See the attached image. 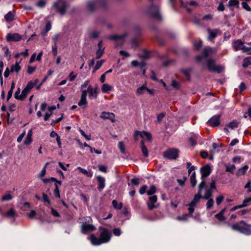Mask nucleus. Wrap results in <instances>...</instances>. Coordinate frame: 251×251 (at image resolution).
I'll use <instances>...</instances> for the list:
<instances>
[{"instance_id": "18", "label": "nucleus", "mask_w": 251, "mask_h": 251, "mask_svg": "<svg viewBox=\"0 0 251 251\" xmlns=\"http://www.w3.org/2000/svg\"><path fill=\"white\" fill-rule=\"evenodd\" d=\"M220 115H215L208 121V124L212 126H218L220 124Z\"/></svg>"}, {"instance_id": "11", "label": "nucleus", "mask_w": 251, "mask_h": 251, "mask_svg": "<svg viewBox=\"0 0 251 251\" xmlns=\"http://www.w3.org/2000/svg\"><path fill=\"white\" fill-rule=\"evenodd\" d=\"M216 52V49L211 48L209 47H206L203 50L202 55L198 56L196 57V59L198 61H200L201 60V59L202 57L206 58L207 57H208L209 56H210L213 53H215Z\"/></svg>"}, {"instance_id": "24", "label": "nucleus", "mask_w": 251, "mask_h": 251, "mask_svg": "<svg viewBox=\"0 0 251 251\" xmlns=\"http://www.w3.org/2000/svg\"><path fill=\"white\" fill-rule=\"evenodd\" d=\"M141 148L144 156L146 157H148L149 156V151L148 149L145 145V141L144 140H142L141 142Z\"/></svg>"}, {"instance_id": "28", "label": "nucleus", "mask_w": 251, "mask_h": 251, "mask_svg": "<svg viewBox=\"0 0 251 251\" xmlns=\"http://www.w3.org/2000/svg\"><path fill=\"white\" fill-rule=\"evenodd\" d=\"M147 90L146 84L143 85L142 86L137 88L136 90V94L137 95H142L145 93Z\"/></svg>"}, {"instance_id": "59", "label": "nucleus", "mask_w": 251, "mask_h": 251, "mask_svg": "<svg viewBox=\"0 0 251 251\" xmlns=\"http://www.w3.org/2000/svg\"><path fill=\"white\" fill-rule=\"evenodd\" d=\"M54 195L55 197L60 198L59 190L57 184H55V188L54 189Z\"/></svg>"}, {"instance_id": "22", "label": "nucleus", "mask_w": 251, "mask_h": 251, "mask_svg": "<svg viewBox=\"0 0 251 251\" xmlns=\"http://www.w3.org/2000/svg\"><path fill=\"white\" fill-rule=\"evenodd\" d=\"M207 31L209 34V36L208 37V39L209 40H213L217 36L218 34H221L220 31L217 29L214 30L208 29Z\"/></svg>"}, {"instance_id": "43", "label": "nucleus", "mask_w": 251, "mask_h": 251, "mask_svg": "<svg viewBox=\"0 0 251 251\" xmlns=\"http://www.w3.org/2000/svg\"><path fill=\"white\" fill-rule=\"evenodd\" d=\"M243 8L247 11H251V8L246 1H243L241 3Z\"/></svg>"}, {"instance_id": "55", "label": "nucleus", "mask_w": 251, "mask_h": 251, "mask_svg": "<svg viewBox=\"0 0 251 251\" xmlns=\"http://www.w3.org/2000/svg\"><path fill=\"white\" fill-rule=\"evenodd\" d=\"M148 186L146 185L142 186L139 190V193L141 195L144 194L146 192H147V189Z\"/></svg>"}, {"instance_id": "20", "label": "nucleus", "mask_w": 251, "mask_h": 251, "mask_svg": "<svg viewBox=\"0 0 251 251\" xmlns=\"http://www.w3.org/2000/svg\"><path fill=\"white\" fill-rule=\"evenodd\" d=\"M6 40L7 41H18L21 40V37L18 33L10 34L6 35Z\"/></svg>"}, {"instance_id": "1", "label": "nucleus", "mask_w": 251, "mask_h": 251, "mask_svg": "<svg viewBox=\"0 0 251 251\" xmlns=\"http://www.w3.org/2000/svg\"><path fill=\"white\" fill-rule=\"evenodd\" d=\"M99 229L101 230L99 238L96 237L94 234L90 236V240L93 245L98 246L107 243L111 239V233L107 229L102 227H100Z\"/></svg>"}, {"instance_id": "41", "label": "nucleus", "mask_w": 251, "mask_h": 251, "mask_svg": "<svg viewBox=\"0 0 251 251\" xmlns=\"http://www.w3.org/2000/svg\"><path fill=\"white\" fill-rule=\"evenodd\" d=\"M205 178L201 179V181L199 185V191L198 193H200L201 194V190L205 187Z\"/></svg>"}, {"instance_id": "6", "label": "nucleus", "mask_w": 251, "mask_h": 251, "mask_svg": "<svg viewBox=\"0 0 251 251\" xmlns=\"http://www.w3.org/2000/svg\"><path fill=\"white\" fill-rule=\"evenodd\" d=\"M207 66L208 70L210 72H216L220 73L224 70V67L220 65H216L214 64V61L212 59H209L207 62Z\"/></svg>"}, {"instance_id": "2", "label": "nucleus", "mask_w": 251, "mask_h": 251, "mask_svg": "<svg viewBox=\"0 0 251 251\" xmlns=\"http://www.w3.org/2000/svg\"><path fill=\"white\" fill-rule=\"evenodd\" d=\"M233 230L237 231L247 235H251V225H247L244 221L236 223L231 225Z\"/></svg>"}, {"instance_id": "33", "label": "nucleus", "mask_w": 251, "mask_h": 251, "mask_svg": "<svg viewBox=\"0 0 251 251\" xmlns=\"http://www.w3.org/2000/svg\"><path fill=\"white\" fill-rule=\"evenodd\" d=\"M14 15L11 12L5 16V19L7 22H11L14 20Z\"/></svg>"}, {"instance_id": "54", "label": "nucleus", "mask_w": 251, "mask_h": 251, "mask_svg": "<svg viewBox=\"0 0 251 251\" xmlns=\"http://www.w3.org/2000/svg\"><path fill=\"white\" fill-rule=\"evenodd\" d=\"M46 173V166H44L38 175V177L42 178L44 176Z\"/></svg>"}, {"instance_id": "38", "label": "nucleus", "mask_w": 251, "mask_h": 251, "mask_svg": "<svg viewBox=\"0 0 251 251\" xmlns=\"http://www.w3.org/2000/svg\"><path fill=\"white\" fill-rule=\"evenodd\" d=\"M112 205L114 208L117 209H121L123 206L122 203H118L117 201L115 200L112 201Z\"/></svg>"}, {"instance_id": "49", "label": "nucleus", "mask_w": 251, "mask_h": 251, "mask_svg": "<svg viewBox=\"0 0 251 251\" xmlns=\"http://www.w3.org/2000/svg\"><path fill=\"white\" fill-rule=\"evenodd\" d=\"M224 196L220 195L216 198V202L217 205L220 204L224 200Z\"/></svg>"}, {"instance_id": "29", "label": "nucleus", "mask_w": 251, "mask_h": 251, "mask_svg": "<svg viewBox=\"0 0 251 251\" xmlns=\"http://www.w3.org/2000/svg\"><path fill=\"white\" fill-rule=\"evenodd\" d=\"M113 89V87L108 84H103L101 87V91L105 93H108Z\"/></svg>"}, {"instance_id": "23", "label": "nucleus", "mask_w": 251, "mask_h": 251, "mask_svg": "<svg viewBox=\"0 0 251 251\" xmlns=\"http://www.w3.org/2000/svg\"><path fill=\"white\" fill-rule=\"evenodd\" d=\"M97 177L99 183L98 189L99 190L103 189L105 186L104 178L100 176H98Z\"/></svg>"}, {"instance_id": "12", "label": "nucleus", "mask_w": 251, "mask_h": 251, "mask_svg": "<svg viewBox=\"0 0 251 251\" xmlns=\"http://www.w3.org/2000/svg\"><path fill=\"white\" fill-rule=\"evenodd\" d=\"M148 13L151 16L158 19H161V15L159 12V8L156 5H151L148 10Z\"/></svg>"}, {"instance_id": "16", "label": "nucleus", "mask_w": 251, "mask_h": 251, "mask_svg": "<svg viewBox=\"0 0 251 251\" xmlns=\"http://www.w3.org/2000/svg\"><path fill=\"white\" fill-rule=\"evenodd\" d=\"M105 48L102 41H100L98 44V49L96 52V58H100L104 52Z\"/></svg>"}, {"instance_id": "13", "label": "nucleus", "mask_w": 251, "mask_h": 251, "mask_svg": "<svg viewBox=\"0 0 251 251\" xmlns=\"http://www.w3.org/2000/svg\"><path fill=\"white\" fill-rule=\"evenodd\" d=\"M34 85L35 84L31 81L28 82L22 92L21 100H23L26 97L27 94L34 87Z\"/></svg>"}, {"instance_id": "64", "label": "nucleus", "mask_w": 251, "mask_h": 251, "mask_svg": "<svg viewBox=\"0 0 251 251\" xmlns=\"http://www.w3.org/2000/svg\"><path fill=\"white\" fill-rule=\"evenodd\" d=\"M99 169L100 172L106 173L107 172V167L104 165L99 166Z\"/></svg>"}, {"instance_id": "44", "label": "nucleus", "mask_w": 251, "mask_h": 251, "mask_svg": "<svg viewBox=\"0 0 251 251\" xmlns=\"http://www.w3.org/2000/svg\"><path fill=\"white\" fill-rule=\"evenodd\" d=\"M149 52L145 50H142V54L139 55V56L143 59H146L149 57Z\"/></svg>"}, {"instance_id": "26", "label": "nucleus", "mask_w": 251, "mask_h": 251, "mask_svg": "<svg viewBox=\"0 0 251 251\" xmlns=\"http://www.w3.org/2000/svg\"><path fill=\"white\" fill-rule=\"evenodd\" d=\"M21 69V66L19 65V62H16L15 64H13L10 69V72L14 73L15 72L16 73H18L19 72Z\"/></svg>"}, {"instance_id": "5", "label": "nucleus", "mask_w": 251, "mask_h": 251, "mask_svg": "<svg viewBox=\"0 0 251 251\" xmlns=\"http://www.w3.org/2000/svg\"><path fill=\"white\" fill-rule=\"evenodd\" d=\"M232 45L234 50L236 51L240 50H242L243 52H249L251 51V48H247L245 46L244 43L240 40L233 41Z\"/></svg>"}, {"instance_id": "25", "label": "nucleus", "mask_w": 251, "mask_h": 251, "mask_svg": "<svg viewBox=\"0 0 251 251\" xmlns=\"http://www.w3.org/2000/svg\"><path fill=\"white\" fill-rule=\"evenodd\" d=\"M77 169L87 177H91L93 176V173L91 171H87L80 167H77Z\"/></svg>"}, {"instance_id": "37", "label": "nucleus", "mask_w": 251, "mask_h": 251, "mask_svg": "<svg viewBox=\"0 0 251 251\" xmlns=\"http://www.w3.org/2000/svg\"><path fill=\"white\" fill-rule=\"evenodd\" d=\"M96 3L92 1H88L87 3V9L90 11H92L94 10V8L95 7V6L96 5Z\"/></svg>"}, {"instance_id": "53", "label": "nucleus", "mask_w": 251, "mask_h": 251, "mask_svg": "<svg viewBox=\"0 0 251 251\" xmlns=\"http://www.w3.org/2000/svg\"><path fill=\"white\" fill-rule=\"evenodd\" d=\"M197 138V136L196 135H194L193 136L190 138L189 141L192 145L194 146L196 145Z\"/></svg>"}, {"instance_id": "46", "label": "nucleus", "mask_w": 251, "mask_h": 251, "mask_svg": "<svg viewBox=\"0 0 251 251\" xmlns=\"http://www.w3.org/2000/svg\"><path fill=\"white\" fill-rule=\"evenodd\" d=\"M20 93H21L20 88H18L14 94V97L16 99L21 100V94H20Z\"/></svg>"}, {"instance_id": "48", "label": "nucleus", "mask_w": 251, "mask_h": 251, "mask_svg": "<svg viewBox=\"0 0 251 251\" xmlns=\"http://www.w3.org/2000/svg\"><path fill=\"white\" fill-rule=\"evenodd\" d=\"M213 204H214V201L213 199H208V201L206 204L207 209L211 208L213 206Z\"/></svg>"}, {"instance_id": "3", "label": "nucleus", "mask_w": 251, "mask_h": 251, "mask_svg": "<svg viewBox=\"0 0 251 251\" xmlns=\"http://www.w3.org/2000/svg\"><path fill=\"white\" fill-rule=\"evenodd\" d=\"M139 136L142 138L144 141L145 139L149 141H151L152 139L151 134L150 132L145 131H135L134 134V138L135 141L138 140Z\"/></svg>"}, {"instance_id": "63", "label": "nucleus", "mask_w": 251, "mask_h": 251, "mask_svg": "<svg viewBox=\"0 0 251 251\" xmlns=\"http://www.w3.org/2000/svg\"><path fill=\"white\" fill-rule=\"evenodd\" d=\"M113 233L116 236H119L121 234V231L119 228H115L113 229Z\"/></svg>"}, {"instance_id": "35", "label": "nucleus", "mask_w": 251, "mask_h": 251, "mask_svg": "<svg viewBox=\"0 0 251 251\" xmlns=\"http://www.w3.org/2000/svg\"><path fill=\"white\" fill-rule=\"evenodd\" d=\"M156 191V187L154 185H151L150 189L147 191V193L149 196L152 195L154 194Z\"/></svg>"}, {"instance_id": "32", "label": "nucleus", "mask_w": 251, "mask_h": 251, "mask_svg": "<svg viewBox=\"0 0 251 251\" xmlns=\"http://www.w3.org/2000/svg\"><path fill=\"white\" fill-rule=\"evenodd\" d=\"M213 190L208 188L206 190L205 194L203 196H201V198L205 200H208L212 197Z\"/></svg>"}, {"instance_id": "15", "label": "nucleus", "mask_w": 251, "mask_h": 251, "mask_svg": "<svg viewBox=\"0 0 251 251\" xmlns=\"http://www.w3.org/2000/svg\"><path fill=\"white\" fill-rule=\"evenodd\" d=\"M157 200V197L155 195L149 197V200L147 202V204L149 210H152L153 209L157 207V205H155Z\"/></svg>"}, {"instance_id": "57", "label": "nucleus", "mask_w": 251, "mask_h": 251, "mask_svg": "<svg viewBox=\"0 0 251 251\" xmlns=\"http://www.w3.org/2000/svg\"><path fill=\"white\" fill-rule=\"evenodd\" d=\"M32 142V138L29 136H26L24 143L26 145H29Z\"/></svg>"}, {"instance_id": "14", "label": "nucleus", "mask_w": 251, "mask_h": 251, "mask_svg": "<svg viewBox=\"0 0 251 251\" xmlns=\"http://www.w3.org/2000/svg\"><path fill=\"white\" fill-rule=\"evenodd\" d=\"M86 97V90H82L78 105L83 109L85 108L88 104Z\"/></svg>"}, {"instance_id": "10", "label": "nucleus", "mask_w": 251, "mask_h": 251, "mask_svg": "<svg viewBox=\"0 0 251 251\" xmlns=\"http://www.w3.org/2000/svg\"><path fill=\"white\" fill-rule=\"evenodd\" d=\"M86 90V96L88 94L89 98L90 99H96L98 97V87H93L92 85H89Z\"/></svg>"}, {"instance_id": "52", "label": "nucleus", "mask_w": 251, "mask_h": 251, "mask_svg": "<svg viewBox=\"0 0 251 251\" xmlns=\"http://www.w3.org/2000/svg\"><path fill=\"white\" fill-rule=\"evenodd\" d=\"M36 69V67H32L31 66H28L27 67V72L28 74L29 75L32 74Z\"/></svg>"}, {"instance_id": "39", "label": "nucleus", "mask_w": 251, "mask_h": 251, "mask_svg": "<svg viewBox=\"0 0 251 251\" xmlns=\"http://www.w3.org/2000/svg\"><path fill=\"white\" fill-rule=\"evenodd\" d=\"M12 198V195L9 193H7L2 196L1 200L2 201H10Z\"/></svg>"}, {"instance_id": "50", "label": "nucleus", "mask_w": 251, "mask_h": 251, "mask_svg": "<svg viewBox=\"0 0 251 251\" xmlns=\"http://www.w3.org/2000/svg\"><path fill=\"white\" fill-rule=\"evenodd\" d=\"M118 148H119V150H120V151L122 153H123V154L125 153V148H124V144H123V142L121 141L118 143Z\"/></svg>"}, {"instance_id": "42", "label": "nucleus", "mask_w": 251, "mask_h": 251, "mask_svg": "<svg viewBox=\"0 0 251 251\" xmlns=\"http://www.w3.org/2000/svg\"><path fill=\"white\" fill-rule=\"evenodd\" d=\"M239 2L238 0H230L228 1V6H239Z\"/></svg>"}, {"instance_id": "62", "label": "nucleus", "mask_w": 251, "mask_h": 251, "mask_svg": "<svg viewBox=\"0 0 251 251\" xmlns=\"http://www.w3.org/2000/svg\"><path fill=\"white\" fill-rule=\"evenodd\" d=\"M46 4V2L45 1L43 0H39L37 3V5L39 7H43L45 6Z\"/></svg>"}, {"instance_id": "9", "label": "nucleus", "mask_w": 251, "mask_h": 251, "mask_svg": "<svg viewBox=\"0 0 251 251\" xmlns=\"http://www.w3.org/2000/svg\"><path fill=\"white\" fill-rule=\"evenodd\" d=\"M201 193H198L197 194L194 196V197L191 202L189 204L188 210L189 213L192 214L194 211V208L196 205L199 202L200 199L201 198Z\"/></svg>"}, {"instance_id": "27", "label": "nucleus", "mask_w": 251, "mask_h": 251, "mask_svg": "<svg viewBox=\"0 0 251 251\" xmlns=\"http://www.w3.org/2000/svg\"><path fill=\"white\" fill-rule=\"evenodd\" d=\"M225 166L226 167V172H229L232 174H233L236 168L234 164H225Z\"/></svg>"}, {"instance_id": "51", "label": "nucleus", "mask_w": 251, "mask_h": 251, "mask_svg": "<svg viewBox=\"0 0 251 251\" xmlns=\"http://www.w3.org/2000/svg\"><path fill=\"white\" fill-rule=\"evenodd\" d=\"M16 213L15 211L12 209H10L7 213H6V216L8 217H12L15 216Z\"/></svg>"}, {"instance_id": "47", "label": "nucleus", "mask_w": 251, "mask_h": 251, "mask_svg": "<svg viewBox=\"0 0 251 251\" xmlns=\"http://www.w3.org/2000/svg\"><path fill=\"white\" fill-rule=\"evenodd\" d=\"M104 62L105 60L104 59H101L98 61L95 65V70L99 69Z\"/></svg>"}, {"instance_id": "30", "label": "nucleus", "mask_w": 251, "mask_h": 251, "mask_svg": "<svg viewBox=\"0 0 251 251\" xmlns=\"http://www.w3.org/2000/svg\"><path fill=\"white\" fill-rule=\"evenodd\" d=\"M248 168L249 166L248 165H245L244 167L239 169L237 172L236 175L237 176H240L245 175Z\"/></svg>"}, {"instance_id": "40", "label": "nucleus", "mask_w": 251, "mask_h": 251, "mask_svg": "<svg viewBox=\"0 0 251 251\" xmlns=\"http://www.w3.org/2000/svg\"><path fill=\"white\" fill-rule=\"evenodd\" d=\"M194 46L195 49L199 50L202 46V41L201 40H198L195 41Z\"/></svg>"}, {"instance_id": "60", "label": "nucleus", "mask_w": 251, "mask_h": 251, "mask_svg": "<svg viewBox=\"0 0 251 251\" xmlns=\"http://www.w3.org/2000/svg\"><path fill=\"white\" fill-rule=\"evenodd\" d=\"M131 183L134 185L137 186L139 184V180L138 178H134L131 180Z\"/></svg>"}, {"instance_id": "61", "label": "nucleus", "mask_w": 251, "mask_h": 251, "mask_svg": "<svg viewBox=\"0 0 251 251\" xmlns=\"http://www.w3.org/2000/svg\"><path fill=\"white\" fill-rule=\"evenodd\" d=\"M51 213L53 216L55 217H60V214H59V213L52 208H51Z\"/></svg>"}, {"instance_id": "8", "label": "nucleus", "mask_w": 251, "mask_h": 251, "mask_svg": "<svg viewBox=\"0 0 251 251\" xmlns=\"http://www.w3.org/2000/svg\"><path fill=\"white\" fill-rule=\"evenodd\" d=\"M178 151L176 149H170L163 153V156L169 159H176L178 156Z\"/></svg>"}, {"instance_id": "17", "label": "nucleus", "mask_w": 251, "mask_h": 251, "mask_svg": "<svg viewBox=\"0 0 251 251\" xmlns=\"http://www.w3.org/2000/svg\"><path fill=\"white\" fill-rule=\"evenodd\" d=\"M201 179L205 178L211 173V168L209 165H206L201 169Z\"/></svg>"}, {"instance_id": "21", "label": "nucleus", "mask_w": 251, "mask_h": 251, "mask_svg": "<svg viewBox=\"0 0 251 251\" xmlns=\"http://www.w3.org/2000/svg\"><path fill=\"white\" fill-rule=\"evenodd\" d=\"M100 117L103 119H109L112 122H114L115 121L114 119L115 115L113 113L103 112L101 113Z\"/></svg>"}, {"instance_id": "31", "label": "nucleus", "mask_w": 251, "mask_h": 251, "mask_svg": "<svg viewBox=\"0 0 251 251\" xmlns=\"http://www.w3.org/2000/svg\"><path fill=\"white\" fill-rule=\"evenodd\" d=\"M190 180L192 186L193 187L196 186L197 181L196 178V173L195 172H193L192 175H191L190 177Z\"/></svg>"}, {"instance_id": "58", "label": "nucleus", "mask_w": 251, "mask_h": 251, "mask_svg": "<svg viewBox=\"0 0 251 251\" xmlns=\"http://www.w3.org/2000/svg\"><path fill=\"white\" fill-rule=\"evenodd\" d=\"M190 71L191 70L189 69H185L182 71V73L187 77L188 79H189V77L190 75Z\"/></svg>"}, {"instance_id": "7", "label": "nucleus", "mask_w": 251, "mask_h": 251, "mask_svg": "<svg viewBox=\"0 0 251 251\" xmlns=\"http://www.w3.org/2000/svg\"><path fill=\"white\" fill-rule=\"evenodd\" d=\"M127 36L126 33L123 34L121 35H111L109 36L110 40H115L116 46H121L123 45L125 38Z\"/></svg>"}, {"instance_id": "56", "label": "nucleus", "mask_w": 251, "mask_h": 251, "mask_svg": "<svg viewBox=\"0 0 251 251\" xmlns=\"http://www.w3.org/2000/svg\"><path fill=\"white\" fill-rule=\"evenodd\" d=\"M43 200L44 202H47L49 204H50V200L48 199V196L45 194V193H43Z\"/></svg>"}, {"instance_id": "34", "label": "nucleus", "mask_w": 251, "mask_h": 251, "mask_svg": "<svg viewBox=\"0 0 251 251\" xmlns=\"http://www.w3.org/2000/svg\"><path fill=\"white\" fill-rule=\"evenodd\" d=\"M251 65V57H248L244 59L243 67L247 68L248 66Z\"/></svg>"}, {"instance_id": "36", "label": "nucleus", "mask_w": 251, "mask_h": 251, "mask_svg": "<svg viewBox=\"0 0 251 251\" xmlns=\"http://www.w3.org/2000/svg\"><path fill=\"white\" fill-rule=\"evenodd\" d=\"M238 125V123L236 121H232L229 123L227 125V127L230 129H233L237 127Z\"/></svg>"}, {"instance_id": "45", "label": "nucleus", "mask_w": 251, "mask_h": 251, "mask_svg": "<svg viewBox=\"0 0 251 251\" xmlns=\"http://www.w3.org/2000/svg\"><path fill=\"white\" fill-rule=\"evenodd\" d=\"M100 32L98 31H93L90 34V37L92 38L95 39L99 37Z\"/></svg>"}, {"instance_id": "19", "label": "nucleus", "mask_w": 251, "mask_h": 251, "mask_svg": "<svg viewBox=\"0 0 251 251\" xmlns=\"http://www.w3.org/2000/svg\"><path fill=\"white\" fill-rule=\"evenodd\" d=\"M95 229V227L93 225L87 224L86 222L83 223L81 227V231L83 233H85L87 231H93Z\"/></svg>"}, {"instance_id": "4", "label": "nucleus", "mask_w": 251, "mask_h": 251, "mask_svg": "<svg viewBox=\"0 0 251 251\" xmlns=\"http://www.w3.org/2000/svg\"><path fill=\"white\" fill-rule=\"evenodd\" d=\"M67 6V3L64 0H58L53 4V6L56 8L57 11L61 15H64L66 13Z\"/></svg>"}]
</instances>
